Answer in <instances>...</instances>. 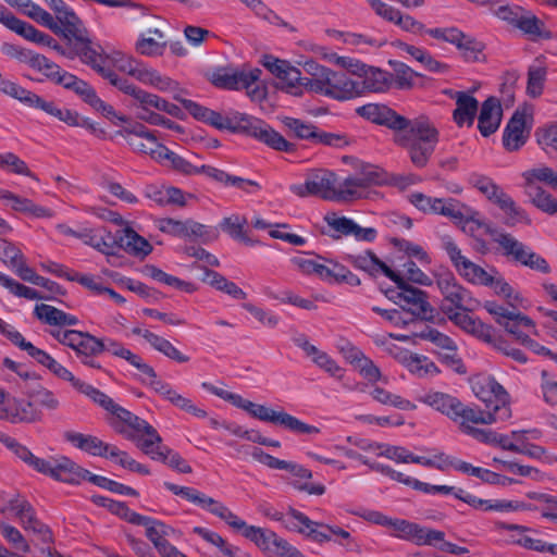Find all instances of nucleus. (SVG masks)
<instances>
[{
  "label": "nucleus",
  "instance_id": "37998d69",
  "mask_svg": "<svg viewBox=\"0 0 557 557\" xmlns=\"http://www.w3.org/2000/svg\"><path fill=\"white\" fill-rule=\"evenodd\" d=\"M243 536L253 542L260 549L268 553L271 552L273 543L276 541L275 532L255 525H248L245 529Z\"/></svg>",
  "mask_w": 557,
  "mask_h": 557
},
{
  "label": "nucleus",
  "instance_id": "1a4fd4ad",
  "mask_svg": "<svg viewBox=\"0 0 557 557\" xmlns=\"http://www.w3.org/2000/svg\"><path fill=\"white\" fill-rule=\"evenodd\" d=\"M248 413L263 422L273 423L275 425H280L295 434H318L320 433V429L307 424L299 420L298 418L285 412V411H275L264 405H259L252 403Z\"/></svg>",
  "mask_w": 557,
  "mask_h": 557
},
{
  "label": "nucleus",
  "instance_id": "680f3d73",
  "mask_svg": "<svg viewBox=\"0 0 557 557\" xmlns=\"http://www.w3.org/2000/svg\"><path fill=\"white\" fill-rule=\"evenodd\" d=\"M190 220L191 219L181 221L172 218H164L159 220V230L162 233L187 239Z\"/></svg>",
  "mask_w": 557,
  "mask_h": 557
},
{
  "label": "nucleus",
  "instance_id": "2f4dec72",
  "mask_svg": "<svg viewBox=\"0 0 557 557\" xmlns=\"http://www.w3.org/2000/svg\"><path fill=\"white\" fill-rule=\"evenodd\" d=\"M273 520L280 521L287 530L306 534L307 527L319 525V522L309 519L305 513L294 508H289L286 515L275 512Z\"/></svg>",
  "mask_w": 557,
  "mask_h": 557
},
{
  "label": "nucleus",
  "instance_id": "c756f323",
  "mask_svg": "<svg viewBox=\"0 0 557 557\" xmlns=\"http://www.w3.org/2000/svg\"><path fill=\"white\" fill-rule=\"evenodd\" d=\"M456 106L457 108L453 114L456 124L458 126H462L463 124L471 126L478 111V100L463 91H459L456 98Z\"/></svg>",
  "mask_w": 557,
  "mask_h": 557
},
{
  "label": "nucleus",
  "instance_id": "a18cd8bd",
  "mask_svg": "<svg viewBox=\"0 0 557 557\" xmlns=\"http://www.w3.org/2000/svg\"><path fill=\"white\" fill-rule=\"evenodd\" d=\"M21 524L25 531L33 533L38 544L49 545L53 543V533L51 529L38 520L36 513L32 517H27V520L24 519Z\"/></svg>",
  "mask_w": 557,
  "mask_h": 557
},
{
  "label": "nucleus",
  "instance_id": "69168bd1",
  "mask_svg": "<svg viewBox=\"0 0 557 557\" xmlns=\"http://www.w3.org/2000/svg\"><path fill=\"white\" fill-rule=\"evenodd\" d=\"M457 310L458 309H454L453 307H446L445 305L442 306V311L447 315L448 320L470 334L479 319L467 314V311L460 312Z\"/></svg>",
  "mask_w": 557,
  "mask_h": 557
},
{
  "label": "nucleus",
  "instance_id": "7ed1b4c3",
  "mask_svg": "<svg viewBox=\"0 0 557 557\" xmlns=\"http://www.w3.org/2000/svg\"><path fill=\"white\" fill-rule=\"evenodd\" d=\"M472 391L485 404L486 410L473 408V412L482 421H471V423L492 424L511 417L509 395L494 377L488 376L474 381Z\"/></svg>",
  "mask_w": 557,
  "mask_h": 557
},
{
  "label": "nucleus",
  "instance_id": "774afa93",
  "mask_svg": "<svg viewBox=\"0 0 557 557\" xmlns=\"http://www.w3.org/2000/svg\"><path fill=\"white\" fill-rule=\"evenodd\" d=\"M460 276L470 284L485 286L492 283V272L484 270L481 265L471 262Z\"/></svg>",
  "mask_w": 557,
  "mask_h": 557
},
{
  "label": "nucleus",
  "instance_id": "f8f14e48",
  "mask_svg": "<svg viewBox=\"0 0 557 557\" xmlns=\"http://www.w3.org/2000/svg\"><path fill=\"white\" fill-rule=\"evenodd\" d=\"M42 74L50 82L62 86L63 88L73 91L83 101L87 99L94 87L86 81L77 77L76 75L61 69L60 65L49 60Z\"/></svg>",
  "mask_w": 557,
  "mask_h": 557
},
{
  "label": "nucleus",
  "instance_id": "393cba45",
  "mask_svg": "<svg viewBox=\"0 0 557 557\" xmlns=\"http://www.w3.org/2000/svg\"><path fill=\"white\" fill-rule=\"evenodd\" d=\"M102 52L103 51L101 50L97 53L90 67L96 71L102 78L109 81V83L120 91L134 97L138 87L132 84L128 79L120 77L113 70L106 67L104 63L108 57L103 55Z\"/></svg>",
  "mask_w": 557,
  "mask_h": 557
},
{
  "label": "nucleus",
  "instance_id": "6ab92c4d",
  "mask_svg": "<svg viewBox=\"0 0 557 557\" xmlns=\"http://www.w3.org/2000/svg\"><path fill=\"white\" fill-rule=\"evenodd\" d=\"M28 465L40 473L49 475L58 481L67 483L72 479L69 478L73 468V460L67 457L57 459H42L33 455Z\"/></svg>",
  "mask_w": 557,
  "mask_h": 557
},
{
  "label": "nucleus",
  "instance_id": "20e7f679",
  "mask_svg": "<svg viewBox=\"0 0 557 557\" xmlns=\"http://www.w3.org/2000/svg\"><path fill=\"white\" fill-rule=\"evenodd\" d=\"M290 191L298 197L318 196L324 200L349 201L354 195L345 189L343 182L338 183L335 173L329 170H317L310 173L304 184H294Z\"/></svg>",
  "mask_w": 557,
  "mask_h": 557
},
{
  "label": "nucleus",
  "instance_id": "dca6fc26",
  "mask_svg": "<svg viewBox=\"0 0 557 557\" xmlns=\"http://www.w3.org/2000/svg\"><path fill=\"white\" fill-rule=\"evenodd\" d=\"M384 182L382 171L373 164H362L360 169L352 175L343 181L345 189L351 190L354 195L349 200L360 199L363 197V189L372 186L380 185Z\"/></svg>",
  "mask_w": 557,
  "mask_h": 557
},
{
  "label": "nucleus",
  "instance_id": "e2e57ef3",
  "mask_svg": "<svg viewBox=\"0 0 557 557\" xmlns=\"http://www.w3.org/2000/svg\"><path fill=\"white\" fill-rule=\"evenodd\" d=\"M5 95L17 99L23 104L37 109L38 104L40 103L42 97L39 95L25 89L24 87L20 86L18 84L11 82L8 91H5Z\"/></svg>",
  "mask_w": 557,
  "mask_h": 557
},
{
  "label": "nucleus",
  "instance_id": "6e6d98bb",
  "mask_svg": "<svg viewBox=\"0 0 557 557\" xmlns=\"http://www.w3.org/2000/svg\"><path fill=\"white\" fill-rule=\"evenodd\" d=\"M71 481H67L69 484H79L83 480H87L88 482L107 490L109 484V479L102 475L94 474L87 469L78 466L73 461V468L71 470L70 476Z\"/></svg>",
  "mask_w": 557,
  "mask_h": 557
},
{
  "label": "nucleus",
  "instance_id": "4d7b16f0",
  "mask_svg": "<svg viewBox=\"0 0 557 557\" xmlns=\"http://www.w3.org/2000/svg\"><path fill=\"white\" fill-rule=\"evenodd\" d=\"M292 262L305 274H315L324 281H330V268L312 259L295 257Z\"/></svg>",
  "mask_w": 557,
  "mask_h": 557
},
{
  "label": "nucleus",
  "instance_id": "6e6552de",
  "mask_svg": "<svg viewBox=\"0 0 557 557\" xmlns=\"http://www.w3.org/2000/svg\"><path fill=\"white\" fill-rule=\"evenodd\" d=\"M436 285L444 301L450 304L448 307L460 311H472L480 305L472 293L461 285L450 271L436 275Z\"/></svg>",
  "mask_w": 557,
  "mask_h": 557
},
{
  "label": "nucleus",
  "instance_id": "72a5a7b5",
  "mask_svg": "<svg viewBox=\"0 0 557 557\" xmlns=\"http://www.w3.org/2000/svg\"><path fill=\"white\" fill-rule=\"evenodd\" d=\"M470 182L481 194H483L488 201L494 203L495 206H499L502 200L506 198L508 195L504 191V189L497 185L492 178L473 174L470 177Z\"/></svg>",
  "mask_w": 557,
  "mask_h": 557
},
{
  "label": "nucleus",
  "instance_id": "f3484780",
  "mask_svg": "<svg viewBox=\"0 0 557 557\" xmlns=\"http://www.w3.org/2000/svg\"><path fill=\"white\" fill-rule=\"evenodd\" d=\"M75 335L70 348L76 352L81 362L90 368L101 369L100 363L95 360V357L102 354L103 345L100 338L82 331H76Z\"/></svg>",
  "mask_w": 557,
  "mask_h": 557
},
{
  "label": "nucleus",
  "instance_id": "f03ea898",
  "mask_svg": "<svg viewBox=\"0 0 557 557\" xmlns=\"http://www.w3.org/2000/svg\"><path fill=\"white\" fill-rule=\"evenodd\" d=\"M206 124L219 131L252 137L277 151L292 152L295 150L294 144L287 141L267 122L247 113L231 111L226 115H222L210 109Z\"/></svg>",
  "mask_w": 557,
  "mask_h": 557
},
{
  "label": "nucleus",
  "instance_id": "f257e3e1",
  "mask_svg": "<svg viewBox=\"0 0 557 557\" xmlns=\"http://www.w3.org/2000/svg\"><path fill=\"white\" fill-rule=\"evenodd\" d=\"M356 113L372 123L395 131L394 143L407 150L417 169L428 165L438 144L440 133L426 117L409 120L382 103L363 104L356 109Z\"/></svg>",
  "mask_w": 557,
  "mask_h": 557
},
{
  "label": "nucleus",
  "instance_id": "4468645a",
  "mask_svg": "<svg viewBox=\"0 0 557 557\" xmlns=\"http://www.w3.org/2000/svg\"><path fill=\"white\" fill-rule=\"evenodd\" d=\"M525 110H516L503 133V145L508 151L519 150L530 136Z\"/></svg>",
  "mask_w": 557,
  "mask_h": 557
},
{
  "label": "nucleus",
  "instance_id": "4c0bfd02",
  "mask_svg": "<svg viewBox=\"0 0 557 557\" xmlns=\"http://www.w3.org/2000/svg\"><path fill=\"white\" fill-rule=\"evenodd\" d=\"M360 97L359 83L357 77L352 78L345 72H339L336 88L331 91V98L344 101Z\"/></svg>",
  "mask_w": 557,
  "mask_h": 557
},
{
  "label": "nucleus",
  "instance_id": "412c9836",
  "mask_svg": "<svg viewBox=\"0 0 557 557\" xmlns=\"http://www.w3.org/2000/svg\"><path fill=\"white\" fill-rule=\"evenodd\" d=\"M63 437L75 448L91 456L108 458L112 448V445L102 442L100 438L91 434L66 431L64 432Z\"/></svg>",
  "mask_w": 557,
  "mask_h": 557
},
{
  "label": "nucleus",
  "instance_id": "052dcab7",
  "mask_svg": "<svg viewBox=\"0 0 557 557\" xmlns=\"http://www.w3.org/2000/svg\"><path fill=\"white\" fill-rule=\"evenodd\" d=\"M450 467L459 472L479 478L482 482L487 484H491V482L494 480L493 471L480 467H474L471 463L457 458L451 459Z\"/></svg>",
  "mask_w": 557,
  "mask_h": 557
},
{
  "label": "nucleus",
  "instance_id": "5fc2aeb1",
  "mask_svg": "<svg viewBox=\"0 0 557 557\" xmlns=\"http://www.w3.org/2000/svg\"><path fill=\"white\" fill-rule=\"evenodd\" d=\"M108 458L113 459L119 466L132 472H137L144 475L150 474V470L133 459L126 451L120 450L116 446L112 445Z\"/></svg>",
  "mask_w": 557,
  "mask_h": 557
},
{
  "label": "nucleus",
  "instance_id": "473e14b6",
  "mask_svg": "<svg viewBox=\"0 0 557 557\" xmlns=\"http://www.w3.org/2000/svg\"><path fill=\"white\" fill-rule=\"evenodd\" d=\"M525 193L531 202L541 211L550 215L557 213V199L542 187L534 185L529 177Z\"/></svg>",
  "mask_w": 557,
  "mask_h": 557
},
{
  "label": "nucleus",
  "instance_id": "39448f33",
  "mask_svg": "<svg viewBox=\"0 0 557 557\" xmlns=\"http://www.w3.org/2000/svg\"><path fill=\"white\" fill-rule=\"evenodd\" d=\"M387 277L396 284L398 289L401 290L403 304L400 307L404 310L422 320L433 321L434 309L429 302V295L426 292L410 285L395 271H388Z\"/></svg>",
  "mask_w": 557,
  "mask_h": 557
},
{
  "label": "nucleus",
  "instance_id": "09e8293b",
  "mask_svg": "<svg viewBox=\"0 0 557 557\" xmlns=\"http://www.w3.org/2000/svg\"><path fill=\"white\" fill-rule=\"evenodd\" d=\"M492 283L486 284L485 286L491 287L495 294L505 297L508 302L513 307L515 302L521 300V297L518 293H515L512 287L505 281V278L499 274V272L492 267Z\"/></svg>",
  "mask_w": 557,
  "mask_h": 557
},
{
  "label": "nucleus",
  "instance_id": "4be33fe9",
  "mask_svg": "<svg viewBox=\"0 0 557 557\" xmlns=\"http://www.w3.org/2000/svg\"><path fill=\"white\" fill-rule=\"evenodd\" d=\"M66 41L67 48H64L53 39V42L49 48L71 60L78 57L81 61L88 66L91 65L94 59L99 52L98 49H101L100 46H95L91 40H83L82 45H78V40L74 38L66 39Z\"/></svg>",
  "mask_w": 557,
  "mask_h": 557
},
{
  "label": "nucleus",
  "instance_id": "a211bd4d",
  "mask_svg": "<svg viewBox=\"0 0 557 557\" xmlns=\"http://www.w3.org/2000/svg\"><path fill=\"white\" fill-rule=\"evenodd\" d=\"M0 419L11 423H30L40 419V411L35 408L32 400L13 398L5 401L3 399Z\"/></svg>",
  "mask_w": 557,
  "mask_h": 557
},
{
  "label": "nucleus",
  "instance_id": "603ef678",
  "mask_svg": "<svg viewBox=\"0 0 557 557\" xmlns=\"http://www.w3.org/2000/svg\"><path fill=\"white\" fill-rule=\"evenodd\" d=\"M371 395L376 401L401 410H414L417 408L410 400L405 399L399 395L392 394L379 386L373 388Z\"/></svg>",
  "mask_w": 557,
  "mask_h": 557
},
{
  "label": "nucleus",
  "instance_id": "ddd939ff",
  "mask_svg": "<svg viewBox=\"0 0 557 557\" xmlns=\"http://www.w3.org/2000/svg\"><path fill=\"white\" fill-rule=\"evenodd\" d=\"M112 414H114L120 421L128 425L131 429L136 431L137 433H143L147 435V438L143 441L138 447L145 454L152 453V446L154 444H160L162 442L161 436L158 431L149 424L146 420L139 418L127 409L117 405V407L113 410Z\"/></svg>",
  "mask_w": 557,
  "mask_h": 557
},
{
  "label": "nucleus",
  "instance_id": "2eb2a0df",
  "mask_svg": "<svg viewBox=\"0 0 557 557\" xmlns=\"http://www.w3.org/2000/svg\"><path fill=\"white\" fill-rule=\"evenodd\" d=\"M324 221L338 233V235H332L333 238H338L341 235H352L357 240L372 243L377 236V231L374 227H361L354 220L338 216L335 212L327 213Z\"/></svg>",
  "mask_w": 557,
  "mask_h": 557
},
{
  "label": "nucleus",
  "instance_id": "864d4df0",
  "mask_svg": "<svg viewBox=\"0 0 557 557\" xmlns=\"http://www.w3.org/2000/svg\"><path fill=\"white\" fill-rule=\"evenodd\" d=\"M211 82L219 88L238 89L240 76L238 75V71L228 67H219L212 73Z\"/></svg>",
  "mask_w": 557,
  "mask_h": 557
},
{
  "label": "nucleus",
  "instance_id": "49530a36",
  "mask_svg": "<svg viewBox=\"0 0 557 557\" xmlns=\"http://www.w3.org/2000/svg\"><path fill=\"white\" fill-rule=\"evenodd\" d=\"M502 326L510 334H512L517 341L521 343V336H527L523 332L520 331V327H529L533 330V333L536 335L537 332L535 330V324L532 319L528 315L522 314L521 312H513L510 315V320H502Z\"/></svg>",
  "mask_w": 557,
  "mask_h": 557
},
{
  "label": "nucleus",
  "instance_id": "9d476101",
  "mask_svg": "<svg viewBox=\"0 0 557 557\" xmlns=\"http://www.w3.org/2000/svg\"><path fill=\"white\" fill-rule=\"evenodd\" d=\"M474 223L478 227L484 228V232L492 237V240L502 249L504 257L521 265H524V261L531 257L533 252L531 247L518 240L510 233L498 231L491 223L481 220H476Z\"/></svg>",
  "mask_w": 557,
  "mask_h": 557
},
{
  "label": "nucleus",
  "instance_id": "58836bf2",
  "mask_svg": "<svg viewBox=\"0 0 557 557\" xmlns=\"http://www.w3.org/2000/svg\"><path fill=\"white\" fill-rule=\"evenodd\" d=\"M143 273L154 281L161 282L169 286H173L181 290H185L187 293H193L196 290V287L193 283L185 282L176 276L170 275L153 264H146L143 269Z\"/></svg>",
  "mask_w": 557,
  "mask_h": 557
},
{
  "label": "nucleus",
  "instance_id": "c9c22d12",
  "mask_svg": "<svg viewBox=\"0 0 557 557\" xmlns=\"http://www.w3.org/2000/svg\"><path fill=\"white\" fill-rule=\"evenodd\" d=\"M151 459L166 463L169 467L181 473H190L191 467L186 462L182 456L166 446L152 447V453L148 454Z\"/></svg>",
  "mask_w": 557,
  "mask_h": 557
},
{
  "label": "nucleus",
  "instance_id": "7c9ffc66",
  "mask_svg": "<svg viewBox=\"0 0 557 557\" xmlns=\"http://www.w3.org/2000/svg\"><path fill=\"white\" fill-rule=\"evenodd\" d=\"M403 363L418 377L434 376L440 373L437 366L426 356L407 351L403 358Z\"/></svg>",
  "mask_w": 557,
  "mask_h": 557
},
{
  "label": "nucleus",
  "instance_id": "338daca9",
  "mask_svg": "<svg viewBox=\"0 0 557 557\" xmlns=\"http://www.w3.org/2000/svg\"><path fill=\"white\" fill-rule=\"evenodd\" d=\"M16 34L25 38L26 40L33 41L35 44L50 47L53 42V38L48 34H45L37 28H35L32 24L22 21L21 25L16 29Z\"/></svg>",
  "mask_w": 557,
  "mask_h": 557
},
{
  "label": "nucleus",
  "instance_id": "cd10ccee",
  "mask_svg": "<svg viewBox=\"0 0 557 557\" xmlns=\"http://www.w3.org/2000/svg\"><path fill=\"white\" fill-rule=\"evenodd\" d=\"M123 237L120 238V248L134 257H146L152 251L150 243L138 235L129 226L122 227Z\"/></svg>",
  "mask_w": 557,
  "mask_h": 557
},
{
  "label": "nucleus",
  "instance_id": "423d86ee",
  "mask_svg": "<svg viewBox=\"0 0 557 557\" xmlns=\"http://www.w3.org/2000/svg\"><path fill=\"white\" fill-rule=\"evenodd\" d=\"M409 201L423 213L441 214L456 222L475 221L472 216L466 215V207L454 198H434L422 193H413L409 196Z\"/></svg>",
  "mask_w": 557,
  "mask_h": 557
},
{
  "label": "nucleus",
  "instance_id": "c85d7f7f",
  "mask_svg": "<svg viewBox=\"0 0 557 557\" xmlns=\"http://www.w3.org/2000/svg\"><path fill=\"white\" fill-rule=\"evenodd\" d=\"M453 45L461 51V55L467 62H480L485 60V55L483 54L485 45L460 29H458L456 41H454Z\"/></svg>",
  "mask_w": 557,
  "mask_h": 557
},
{
  "label": "nucleus",
  "instance_id": "79ce46f5",
  "mask_svg": "<svg viewBox=\"0 0 557 557\" xmlns=\"http://www.w3.org/2000/svg\"><path fill=\"white\" fill-rule=\"evenodd\" d=\"M37 109L46 112L47 114L54 116L59 121L66 123L70 126H77L81 121V115L78 112L70 110V109H61L59 108L54 101H48L46 99H41Z\"/></svg>",
  "mask_w": 557,
  "mask_h": 557
},
{
  "label": "nucleus",
  "instance_id": "a19ab883",
  "mask_svg": "<svg viewBox=\"0 0 557 557\" xmlns=\"http://www.w3.org/2000/svg\"><path fill=\"white\" fill-rule=\"evenodd\" d=\"M247 224V220L244 216L233 214L224 218L219 226L220 228L228 234L233 239L243 242L247 245H253V242L246 235L244 226Z\"/></svg>",
  "mask_w": 557,
  "mask_h": 557
},
{
  "label": "nucleus",
  "instance_id": "13d9d810",
  "mask_svg": "<svg viewBox=\"0 0 557 557\" xmlns=\"http://www.w3.org/2000/svg\"><path fill=\"white\" fill-rule=\"evenodd\" d=\"M84 102L89 104L96 111L101 112L103 116L111 121L117 120L120 123H126L128 121L127 116L119 114L111 104H108L101 100L98 97L95 88Z\"/></svg>",
  "mask_w": 557,
  "mask_h": 557
},
{
  "label": "nucleus",
  "instance_id": "0e129e2a",
  "mask_svg": "<svg viewBox=\"0 0 557 557\" xmlns=\"http://www.w3.org/2000/svg\"><path fill=\"white\" fill-rule=\"evenodd\" d=\"M35 317L49 325L62 326L64 311L46 304L36 305Z\"/></svg>",
  "mask_w": 557,
  "mask_h": 557
},
{
  "label": "nucleus",
  "instance_id": "0eeeda50",
  "mask_svg": "<svg viewBox=\"0 0 557 557\" xmlns=\"http://www.w3.org/2000/svg\"><path fill=\"white\" fill-rule=\"evenodd\" d=\"M420 400L435 410L447 416L455 422H458L460 429L465 423L471 421H482L478 419L473 412V408L465 406L457 397L442 392H430L425 394Z\"/></svg>",
  "mask_w": 557,
  "mask_h": 557
},
{
  "label": "nucleus",
  "instance_id": "f704fd0d",
  "mask_svg": "<svg viewBox=\"0 0 557 557\" xmlns=\"http://www.w3.org/2000/svg\"><path fill=\"white\" fill-rule=\"evenodd\" d=\"M158 525L159 520L154 519L151 524L146 528V536L153 544L158 553L162 557H186L163 537L161 529Z\"/></svg>",
  "mask_w": 557,
  "mask_h": 557
},
{
  "label": "nucleus",
  "instance_id": "8fccbe9b",
  "mask_svg": "<svg viewBox=\"0 0 557 557\" xmlns=\"http://www.w3.org/2000/svg\"><path fill=\"white\" fill-rule=\"evenodd\" d=\"M283 123L297 138L315 141L319 128L313 124L289 116L284 117Z\"/></svg>",
  "mask_w": 557,
  "mask_h": 557
},
{
  "label": "nucleus",
  "instance_id": "b1692460",
  "mask_svg": "<svg viewBox=\"0 0 557 557\" xmlns=\"http://www.w3.org/2000/svg\"><path fill=\"white\" fill-rule=\"evenodd\" d=\"M357 82L359 83L360 96L366 92H380L389 87L391 75L386 71L364 64Z\"/></svg>",
  "mask_w": 557,
  "mask_h": 557
},
{
  "label": "nucleus",
  "instance_id": "9b49d317",
  "mask_svg": "<svg viewBox=\"0 0 557 557\" xmlns=\"http://www.w3.org/2000/svg\"><path fill=\"white\" fill-rule=\"evenodd\" d=\"M387 528L394 531V536L413 542L419 546L435 545V540H443L444 536L443 531L423 528L418 523L398 518H391Z\"/></svg>",
  "mask_w": 557,
  "mask_h": 557
},
{
  "label": "nucleus",
  "instance_id": "bb28decb",
  "mask_svg": "<svg viewBox=\"0 0 557 557\" xmlns=\"http://www.w3.org/2000/svg\"><path fill=\"white\" fill-rule=\"evenodd\" d=\"M345 260L354 268L362 270L372 276L376 275V273L381 271L387 277L388 271H393L371 250H366L360 255H347Z\"/></svg>",
  "mask_w": 557,
  "mask_h": 557
},
{
  "label": "nucleus",
  "instance_id": "aec40b11",
  "mask_svg": "<svg viewBox=\"0 0 557 557\" xmlns=\"http://www.w3.org/2000/svg\"><path fill=\"white\" fill-rule=\"evenodd\" d=\"M55 18L60 29L52 30L55 35L62 36L64 39L74 38L78 40V45H82L83 40H90L82 20L70 7L55 16Z\"/></svg>",
  "mask_w": 557,
  "mask_h": 557
},
{
  "label": "nucleus",
  "instance_id": "ea45409f",
  "mask_svg": "<svg viewBox=\"0 0 557 557\" xmlns=\"http://www.w3.org/2000/svg\"><path fill=\"white\" fill-rule=\"evenodd\" d=\"M498 208L505 213L506 218L504 224L508 227H513L518 223H524L527 225L532 223L525 210L519 207L509 195L502 200Z\"/></svg>",
  "mask_w": 557,
  "mask_h": 557
},
{
  "label": "nucleus",
  "instance_id": "3c124183",
  "mask_svg": "<svg viewBox=\"0 0 557 557\" xmlns=\"http://www.w3.org/2000/svg\"><path fill=\"white\" fill-rule=\"evenodd\" d=\"M218 237L219 231L216 227L208 226L194 220H190L187 239L208 245L216 240Z\"/></svg>",
  "mask_w": 557,
  "mask_h": 557
},
{
  "label": "nucleus",
  "instance_id": "5701e85b",
  "mask_svg": "<svg viewBox=\"0 0 557 557\" xmlns=\"http://www.w3.org/2000/svg\"><path fill=\"white\" fill-rule=\"evenodd\" d=\"M502 116L503 110L497 98L490 97L483 101L478 121V128L481 135L488 137L494 134L500 125Z\"/></svg>",
  "mask_w": 557,
  "mask_h": 557
},
{
  "label": "nucleus",
  "instance_id": "de8ad7c7",
  "mask_svg": "<svg viewBox=\"0 0 557 557\" xmlns=\"http://www.w3.org/2000/svg\"><path fill=\"white\" fill-rule=\"evenodd\" d=\"M76 389L111 413L117 407L111 397L84 381L76 382Z\"/></svg>",
  "mask_w": 557,
  "mask_h": 557
},
{
  "label": "nucleus",
  "instance_id": "e433bc0d",
  "mask_svg": "<svg viewBox=\"0 0 557 557\" xmlns=\"http://www.w3.org/2000/svg\"><path fill=\"white\" fill-rule=\"evenodd\" d=\"M515 27L519 28L527 35L535 38L550 39L552 33L547 30L544 23L533 14H519L513 24Z\"/></svg>",
  "mask_w": 557,
  "mask_h": 557
},
{
  "label": "nucleus",
  "instance_id": "a878e982",
  "mask_svg": "<svg viewBox=\"0 0 557 557\" xmlns=\"http://www.w3.org/2000/svg\"><path fill=\"white\" fill-rule=\"evenodd\" d=\"M495 528L497 530H507V531H517L520 534V540H511L512 544L519 545L525 549L535 550L539 553H548L549 543H546L542 540L533 539L529 535H525V532H535V530H532L529 527L521 525V524H515V523H507L503 521H496Z\"/></svg>",
  "mask_w": 557,
  "mask_h": 557
},
{
  "label": "nucleus",
  "instance_id": "c03bdc74",
  "mask_svg": "<svg viewBox=\"0 0 557 557\" xmlns=\"http://www.w3.org/2000/svg\"><path fill=\"white\" fill-rule=\"evenodd\" d=\"M146 341L158 351L166 356L168 358L180 362L185 363L189 361V357L182 354L177 348H175L168 339L159 336L157 334H146Z\"/></svg>",
  "mask_w": 557,
  "mask_h": 557
},
{
  "label": "nucleus",
  "instance_id": "bf43d9fd",
  "mask_svg": "<svg viewBox=\"0 0 557 557\" xmlns=\"http://www.w3.org/2000/svg\"><path fill=\"white\" fill-rule=\"evenodd\" d=\"M84 102L89 104L96 111L101 112L103 116L111 121L117 120L120 123H126L128 121L127 116L119 114L111 104H108L101 100L98 97L95 88Z\"/></svg>",
  "mask_w": 557,
  "mask_h": 557
}]
</instances>
